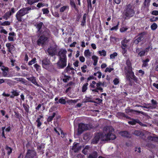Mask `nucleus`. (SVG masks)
<instances>
[{
    "mask_svg": "<svg viewBox=\"0 0 158 158\" xmlns=\"http://www.w3.org/2000/svg\"><path fill=\"white\" fill-rule=\"evenodd\" d=\"M35 26L38 29V31L40 33L42 30L43 28H42V27H44V25L42 22H40L36 23Z\"/></svg>",
    "mask_w": 158,
    "mask_h": 158,
    "instance_id": "14",
    "label": "nucleus"
},
{
    "mask_svg": "<svg viewBox=\"0 0 158 158\" xmlns=\"http://www.w3.org/2000/svg\"><path fill=\"white\" fill-rule=\"evenodd\" d=\"M149 61V60L147 58L145 60H143V64L142 66L143 67H146L148 65V62Z\"/></svg>",
    "mask_w": 158,
    "mask_h": 158,
    "instance_id": "31",
    "label": "nucleus"
},
{
    "mask_svg": "<svg viewBox=\"0 0 158 158\" xmlns=\"http://www.w3.org/2000/svg\"><path fill=\"white\" fill-rule=\"evenodd\" d=\"M64 78L63 79V81L65 82H66L67 81L69 80V78H70V77L69 76H66L64 75Z\"/></svg>",
    "mask_w": 158,
    "mask_h": 158,
    "instance_id": "44",
    "label": "nucleus"
},
{
    "mask_svg": "<svg viewBox=\"0 0 158 158\" xmlns=\"http://www.w3.org/2000/svg\"><path fill=\"white\" fill-rule=\"evenodd\" d=\"M11 93L15 96H18L19 95V93L18 92H17V90L13 89L12 91L11 92Z\"/></svg>",
    "mask_w": 158,
    "mask_h": 158,
    "instance_id": "40",
    "label": "nucleus"
},
{
    "mask_svg": "<svg viewBox=\"0 0 158 158\" xmlns=\"http://www.w3.org/2000/svg\"><path fill=\"white\" fill-rule=\"evenodd\" d=\"M8 71L6 70H3L2 72V75L4 77H9V76L7 74Z\"/></svg>",
    "mask_w": 158,
    "mask_h": 158,
    "instance_id": "58",
    "label": "nucleus"
},
{
    "mask_svg": "<svg viewBox=\"0 0 158 158\" xmlns=\"http://www.w3.org/2000/svg\"><path fill=\"white\" fill-rule=\"evenodd\" d=\"M36 122L37 123V127L39 128L40 127V126L42 125V123L40 121V118H37L36 121Z\"/></svg>",
    "mask_w": 158,
    "mask_h": 158,
    "instance_id": "48",
    "label": "nucleus"
},
{
    "mask_svg": "<svg viewBox=\"0 0 158 158\" xmlns=\"http://www.w3.org/2000/svg\"><path fill=\"white\" fill-rule=\"evenodd\" d=\"M9 36L8 37V40L10 41H14V37L15 36V32H10L9 34Z\"/></svg>",
    "mask_w": 158,
    "mask_h": 158,
    "instance_id": "22",
    "label": "nucleus"
},
{
    "mask_svg": "<svg viewBox=\"0 0 158 158\" xmlns=\"http://www.w3.org/2000/svg\"><path fill=\"white\" fill-rule=\"evenodd\" d=\"M56 64L59 69H63L67 65V59H59Z\"/></svg>",
    "mask_w": 158,
    "mask_h": 158,
    "instance_id": "6",
    "label": "nucleus"
},
{
    "mask_svg": "<svg viewBox=\"0 0 158 158\" xmlns=\"http://www.w3.org/2000/svg\"><path fill=\"white\" fill-rule=\"evenodd\" d=\"M117 38L113 36H110V40L111 41L115 43L117 41Z\"/></svg>",
    "mask_w": 158,
    "mask_h": 158,
    "instance_id": "51",
    "label": "nucleus"
},
{
    "mask_svg": "<svg viewBox=\"0 0 158 158\" xmlns=\"http://www.w3.org/2000/svg\"><path fill=\"white\" fill-rule=\"evenodd\" d=\"M113 70V68H106L105 69V72H109L110 73Z\"/></svg>",
    "mask_w": 158,
    "mask_h": 158,
    "instance_id": "59",
    "label": "nucleus"
},
{
    "mask_svg": "<svg viewBox=\"0 0 158 158\" xmlns=\"http://www.w3.org/2000/svg\"><path fill=\"white\" fill-rule=\"evenodd\" d=\"M42 10L44 14H48L49 12V11L47 8L43 9Z\"/></svg>",
    "mask_w": 158,
    "mask_h": 158,
    "instance_id": "60",
    "label": "nucleus"
},
{
    "mask_svg": "<svg viewBox=\"0 0 158 158\" xmlns=\"http://www.w3.org/2000/svg\"><path fill=\"white\" fill-rule=\"evenodd\" d=\"M102 85V82L99 81L98 83H97L96 84V88H94V89H91L90 90L93 92H97L98 93V90H100L101 92H102L103 91V89L101 87H100V86Z\"/></svg>",
    "mask_w": 158,
    "mask_h": 158,
    "instance_id": "10",
    "label": "nucleus"
},
{
    "mask_svg": "<svg viewBox=\"0 0 158 158\" xmlns=\"http://www.w3.org/2000/svg\"><path fill=\"white\" fill-rule=\"evenodd\" d=\"M27 78L29 81H31L32 83L34 85H36L37 86H40V85H39V84L37 83L35 77H34Z\"/></svg>",
    "mask_w": 158,
    "mask_h": 158,
    "instance_id": "19",
    "label": "nucleus"
},
{
    "mask_svg": "<svg viewBox=\"0 0 158 158\" xmlns=\"http://www.w3.org/2000/svg\"><path fill=\"white\" fill-rule=\"evenodd\" d=\"M152 104L149 107L144 106V108H148V109H153L156 108L157 105V103L156 101L152 99L151 101Z\"/></svg>",
    "mask_w": 158,
    "mask_h": 158,
    "instance_id": "18",
    "label": "nucleus"
},
{
    "mask_svg": "<svg viewBox=\"0 0 158 158\" xmlns=\"http://www.w3.org/2000/svg\"><path fill=\"white\" fill-rule=\"evenodd\" d=\"M73 70V68L70 67L69 65V64L67 67L64 69V71L69 74H74V72Z\"/></svg>",
    "mask_w": 158,
    "mask_h": 158,
    "instance_id": "17",
    "label": "nucleus"
},
{
    "mask_svg": "<svg viewBox=\"0 0 158 158\" xmlns=\"http://www.w3.org/2000/svg\"><path fill=\"white\" fill-rule=\"evenodd\" d=\"M48 39L47 37L41 35L37 41V44L39 46H43L47 42Z\"/></svg>",
    "mask_w": 158,
    "mask_h": 158,
    "instance_id": "8",
    "label": "nucleus"
},
{
    "mask_svg": "<svg viewBox=\"0 0 158 158\" xmlns=\"http://www.w3.org/2000/svg\"><path fill=\"white\" fill-rule=\"evenodd\" d=\"M66 53L67 51L66 50L61 49L58 52L57 55L59 57V59H67L66 55Z\"/></svg>",
    "mask_w": 158,
    "mask_h": 158,
    "instance_id": "11",
    "label": "nucleus"
},
{
    "mask_svg": "<svg viewBox=\"0 0 158 158\" xmlns=\"http://www.w3.org/2000/svg\"><path fill=\"white\" fill-rule=\"evenodd\" d=\"M129 42V40L126 39L123 40L121 42V44H122L121 48L122 49L126 48L127 47V44Z\"/></svg>",
    "mask_w": 158,
    "mask_h": 158,
    "instance_id": "21",
    "label": "nucleus"
},
{
    "mask_svg": "<svg viewBox=\"0 0 158 158\" xmlns=\"http://www.w3.org/2000/svg\"><path fill=\"white\" fill-rule=\"evenodd\" d=\"M113 82L115 85H117L119 83V81L118 79L117 78H115L114 80H113Z\"/></svg>",
    "mask_w": 158,
    "mask_h": 158,
    "instance_id": "62",
    "label": "nucleus"
},
{
    "mask_svg": "<svg viewBox=\"0 0 158 158\" xmlns=\"http://www.w3.org/2000/svg\"><path fill=\"white\" fill-rule=\"evenodd\" d=\"M84 55L86 57H89L91 56V53L89 50H86L85 51Z\"/></svg>",
    "mask_w": 158,
    "mask_h": 158,
    "instance_id": "35",
    "label": "nucleus"
},
{
    "mask_svg": "<svg viewBox=\"0 0 158 158\" xmlns=\"http://www.w3.org/2000/svg\"><path fill=\"white\" fill-rule=\"evenodd\" d=\"M70 4L71 6L73 7L76 10H77L78 9H77L75 3L74 1L73 0H71L70 1Z\"/></svg>",
    "mask_w": 158,
    "mask_h": 158,
    "instance_id": "41",
    "label": "nucleus"
},
{
    "mask_svg": "<svg viewBox=\"0 0 158 158\" xmlns=\"http://www.w3.org/2000/svg\"><path fill=\"white\" fill-rule=\"evenodd\" d=\"M152 14L155 15H158V11L154 10H153L151 13Z\"/></svg>",
    "mask_w": 158,
    "mask_h": 158,
    "instance_id": "64",
    "label": "nucleus"
},
{
    "mask_svg": "<svg viewBox=\"0 0 158 158\" xmlns=\"http://www.w3.org/2000/svg\"><path fill=\"white\" fill-rule=\"evenodd\" d=\"M5 149L7 151V153L9 155L12 152V149L7 145L5 148Z\"/></svg>",
    "mask_w": 158,
    "mask_h": 158,
    "instance_id": "29",
    "label": "nucleus"
},
{
    "mask_svg": "<svg viewBox=\"0 0 158 158\" xmlns=\"http://www.w3.org/2000/svg\"><path fill=\"white\" fill-rule=\"evenodd\" d=\"M56 114V113L55 112H53L52 113V116H49L48 117V118L47 119V122H50L51 121H52V120H53V119L55 117Z\"/></svg>",
    "mask_w": 158,
    "mask_h": 158,
    "instance_id": "30",
    "label": "nucleus"
},
{
    "mask_svg": "<svg viewBox=\"0 0 158 158\" xmlns=\"http://www.w3.org/2000/svg\"><path fill=\"white\" fill-rule=\"evenodd\" d=\"M145 51H143L140 52L139 54L138 55L140 56H142L144 55L145 54Z\"/></svg>",
    "mask_w": 158,
    "mask_h": 158,
    "instance_id": "61",
    "label": "nucleus"
},
{
    "mask_svg": "<svg viewBox=\"0 0 158 158\" xmlns=\"http://www.w3.org/2000/svg\"><path fill=\"white\" fill-rule=\"evenodd\" d=\"M89 127V125L88 124H85L83 123L79 124L78 125V133L79 134H81L84 131L88 130Z\"/></svg>",
    "mask_w": 158,
    "mask_h": 158,
    "instance_id": "7",
    "label": "nucleus"
},
{
    "mask_svg": "<svg viewBox=\"0 0 158 158\" xmlns=\"http://www.w3.org/2000/svg\"><path fill=\"white\" fill-rule=\"evenodd\" d=\"M158 20V18L157 17H153L152 18H151L150 19V21L151 22H155Z\"/></svg>",
    "mask_w": 158,
    "mask_h": 158,
    "instance_id": "56",
    "label": "nucleus"
},
{
    "mask_svg": "<svg viewBox=\"0 0 158 158\" xmlns=\"http://www.w3.org/2000/svg\"><path fill=\"white\" fill-rule=\"evenodd\" d=\"M43 67L46 69H48L49 67L50 62L47 58H44L42 61Z\"/></svg>",
    "mask_w": 158,
    "mask_h": 158,
    "instance_id": "12",
    "label": "nucleus"
},
{
    "mask_svg": "<svg viewBox=\"0 0 158 158\" xmlns=\"http://www.w3.org/2000/svg\"><path fill=\"white\" fill-rule=\"evenodd\" d=\"M89 146L88 145L85 146L84 149L82 151V152L85 155H86L88 152V150L89 148Z\"/></svg>",
    "mask_w": 158,
    "mask_h": 158,
    "instance_id": "33",
    "label": "nucleus"
},
{
    "mask_svg": "<svg viewBox=\"0 0 158 158\" xmlns=\"http://www.w3.org/2000/svg\"><path fill=\"white\" fill-rule=\"evenodd\" d=\"M14 79L18 81L21 82L23 84H25L27 82V81L23 78H15Z\"/></svg>",
    "mask_w": 158,
    "mask_h": 158,
    "instance_id": "26",
    "label": "nucleus"
},
{
    "mask_svg": "<svg viewBox=\"0 0 158 158\" xmlns=\"http://www.w3.org/2000/svg\"><path fill=\"white\" fill-rule=\"evenodd\" d=\"M69 7L68 6H64L61 7L60 10V11L61 12H63L66 9H69Z\"/></svg>",
    "mask_w": 158,
    "mask_h": 158,
    "instance_id": "37",
    "label": "nucleus"
},
{
    "mask_svg": "<svg viewBox=\"0 0 158 158\" xmlns=\"http://www.w3.org/2000/svg\"><path fill=\"white\" fill-rule=\"evenodd\" d=\"M147 139L149 140L158 142V136L155 135L153 136H148L147 137Z\"/></svg>",
    "mask_w": 158,
    "mask_h": 158,
    "instance_id": "20",
    "label": "nucleus"
},
{
    "mask_svg": "<svg viewBox=\"0 0 158 158\" xmlns=\"http://www.w3.org/2000/svg\"><path fill=\"white\" fill-rule=\"evenodd\" d=\"M87 68V66L86 65H84L83 66L81 67V69L82 70V71L83 73H85L86 72V70L85 69H86Z\"/></svg>",
    "mask_w": 158,
    "mask_h": 158,
    "instance_id": "55",
    "label": "nucleus"
},
{
    "mask_svg": "<svg viewBox=\"0 0 158 158\" xmlns=\"http://www.w3.org/2000/svg\"><path fill=\"white\" fill-rule=\"evenodd\" d=\"M36 61V58H34L31 61H30L28 63L29 65H31L35 63Z\"/></svg>",
    "mask_w": 158,
    "mask_h": 158,
    "instance_id": "54",
    "label": "nucleus"
},
{
    "mask_svg": "<svg viewBox=\"0 0 158 158\" xmlns=\"http://www.w3.org/2000/svg\"><path fill=\"white\" fill-rule=\"evenodd\" d=\"M39 33L41 36L47 37L48 39L51 37V33L50 31L46 28H43L42 30Z\"/></svg>",
    "mask_w": 158,
    "mask_h": 158,
    "instance_id": "9",
    "label": "nucleus"
},
{
    "mask_svg": "<svg viewBox=\"0 0 158 158\" xmlns=\"http://www.w3.org/2000/svg\"><path fill=\"white\" fill-rule=\"evenodd\" d=\"M98 53L100 54L101 56H106V52L104 50L100 51L98 52Z\"/></svg>",
    "mask_w": 158,
    "mask_h": 158,
    "instance_id": "43",
    "label": "nucleus"
},
{
    "mask_svg": "<svg viewBox=\"0 0 158 158\" xmlns=\"http://www.w3.org/2000/svg\"><path fill=\"white\" fill-rule=\"evenodd\" d=\"M27 2L30 5H32L33 3L37 2L39 1V0H27Z\"/></svg>",
    "mask_w": 158,
    "mask_h": 158,
    "instance_id": "38",
    "label": "nucleus"
},
{
    "mask_svg": "<svg viewBox=\"0 0 158 158\" xmlns=\"http://www.w3.org/2000/svg\"><path fill=\"white\" fill-rule=\"evenodd\" d=\"M11 15L9 11L7 12L4 15V17L6 19V20H7L9 18L10 16Z\"/></svg>",
    "mask_w": 158,
    "mask_h": 158,
    "instance_id": "39",
    "label": "nucleus"
},
{
    "mask_svg": "<svg viewBox=\"0 0 158 158\" xmlns=\"http://www.w3.org/2000/svg\"><path fill=\"white\" fill-rule=\"evenodd\" d=\"M59 102L63 104H65L66 103V101L65 99L62 98L59 99Z\"/></svg>",
    "mask_w": 158,
    "mask_h": 158,
    "instance_id": "46",
    "label": "nucleus"
},
{
    "mask_svg": "<svg viewBox=\"0 0 158 158\" xmlns=\"http://www.w3.org/2000/svg\"><path fill=\"white\" fill-rule=\"evenodd\" d=\"M134 7L132 3H130L126 6L124 14L126 17H131L135 14Z\"/></svg>",
    "mask_w": 158,
    "mask_h": 158,
    "instance_id": "2",
    "label": "nucleus"
},
{
    "mask_svg": "<svg viewBox=\"0 0 158 158\" xmlns=\"http://www.w3.org/2000/svg\"><path fill=\"white\" fill-rule=\"evenodd\" d=\"M114 130L112 127H105L103 129V133H98L96 134L94 138L92 139V143L96 144L101 139L102 141L113 140L116 138V136L113 133Z\"/></svg>",
    "mask_w": 158,
    "mask_h": 158,
    "instance_id": "1",
    "label": "nucleus"
},
{
    "mask_svg": "<svg viewBox=\"0 0 158 158\" xmlns=\"http://www.w3.org/2000/svg\"><path fill=\"white\" fill-rule=\"evenodd\" d=\"M157 27V24L155 23H154L151 26V27L152 30H155Z\"/></svg>",
    "mask_w": 158,
    "mask_h": 158,
    "instance_id": "47",
    "label": "nucleus"
},
{
    "mask_svg": "<svg viewBox=\"0 0 158 158\" xmlns=\"http://www.w3.org/2000/svg\"><path fill=\"white\" fill-rule=\"evenodd\" d=\"M9 12L10 13L11 15L15 12V9L13 7L12 8L11 10L9 11Z\"/></svg>",
    "mask_w": 158,
    "mask_h": 158,
    "instance_id": "57",
    "label": "nucleus"
},
{
    "mask_svg": "<svg viewBox=\"0 0 158 158\" xmlns=\"http://www.w3.org/2000/svg\"><path fill=\"white\" fill-rule=\"evenodd\" d=\"M27 153H28L29 158H33L36 154L34 150L30 149L27 150L26 155H27Z\"/></svg>",
    "mask_w": 158,
    "mask_h": 158,
    "instance_id": "16",
    "label": "nucleus"
},
{
    "mask_svg": "<svg viewBox=\"0 0 158 158\" xmlns=\"http://www.w3.org/2000/svg\"><path fill=\"white\" fill-rule=\"evenodd\" d=\"M6 46L7 48L8 51L10 53L11 52V51L15 47L13 45H11L10 43H7L6 44Z\"/></svg>",
    "mask_w": 158,
    "mask_h": 158,
    "instance_id": "24",
    "label": "nucleus"
},
{
    "mask_svg": "<svg viewBox=\"0 0 158 158\" xmlns=\"http://www.w3.org/2000/svg\"><path fill=\"white\" fill-rule=\"evenodd\" d=\"M86 16H87V15L86 14H84L83 17V19L81 22V25L83 26H84V25H85V24L86 22L85 20H86Z\"/></svg>",
    "mask_w": 158,
    "mask_h": 158,
    "instance_id": "34",
    "label": "nucleus"
},
{
    "mask_svg": "<svg viewBox=\"0 0 158 158\" xmlns=\"http://www.w3.org/2000/svg\"><path fill=\"white\" fill-rule=\"evenodd\" d=\"M96 82L94 81H93L92 82V83L90 84V87L91 88H96V86L95 85L96 84Z\"/></svg>",
    "mask_w": 158,
    "mask_h": 158,
    "instance_id": "52",
    "label": "nucleus"
},
{
    "mask_svg": "<svg viewBox=\"0 0 158 158\" xmlns=\"http://www.w3.org/2000/svg\"><path fill=\"white\" fill-rule=\"evenodd\" d=\"M98 156L97 152L96 151H94L89 155L88 156V158H97Z\"/></svg>",
    "mask_w": 158,
    "mask_h": 158,
    "instance_id": "23",
    "label": "nucleus"
},
{
    "mask_svg": "<svg viewBox=\"0 0 158 158\" xmlns=\"http://www.w3.org/2000/svg\"><path fill=\"white\" fill-rule=\"evenodd\" d=\"M34 67L36 69L37 71H39L40 70V66L38 65L37 64H35L34 65Z\"/></svg>",
    "mask_w": 158,
    "mask_h": 158,
    "instance_id": "53",
    "label": "nucleus"
},
{
    "mask_svg": "<svg viewBox=\"0 0 158 158\" xmlns=\"http://www.w3.org/2000/svg\"><path fill=\"white\" fill-rule=\"evenodd\" d=\"M1 69L3 71V70H6L7 71H8V68L7 67H5L3 65L1 67Z\"/></svg>",
    "mask_w": 158,
    "mask_h": 158,
    "instance_id": "63",
    "label": "nucleus"
},
{
    "mask_svg": "<svg viewBox=\"0 0 158 158\" xmlns=\"http://www.w3.org/2000/svg\"><path fill=\"white\" fill-rule=\"evenodd\" d=\"M31 9V8L28 7L23 8L19 10L16 15V17L18 21L19 22L22 21V17L28 13L29 10Z\"/></svg>",
    "mask_w": 158,
    "mask_h": 158,
    "instance_id": "3",
    "label": "nucleus"
},
{
    "mask_svg": "<svg viewBox=\"0 0 158 158\" xmlns=\"http://www.w3.org/2000/svg\"><path fill=\"white\" fill-rule=\"evenodd\" d=\"M94 75L97 76L99 78H100L102 76V73L100 72H97L96 73H95Z\"/></svg>",
    "mask_w": 158,
    "mask_h": 158,
    "instance_id": "49",
    "label": "nucleus"
},
{
    "mask_svg": "<svg viewBox=\"0 0 158 158\" xmlns=\"http://www.w3.org/2000/svg\"><path fill=\"white\" fill-rule=\"evenodd\" d=\"M27 153H28L29 158H33L36 154L34 150L30 149L27 150L26 155H27Z\"/></svg>",
    "mask_w": 158,
    "mask_h": 158,
    "instance_id": "15",
    "label": "nucleus"
},
{
    "mask_svg": "<svg viewBox=\"0 0 158 158\" xmlns=\"http://www.w3.org/2000/svg\"><path fill=\"white\" fill-rule=\"evenodd\" d=\"M125 72L128 80L130 81V79H133L136 82L137 81V78L135 76L132 69H127V68H126V70H125Z\"/></svg>",
    "mask_w": 158,
    "mask_h": 158,
    "instance_id": "4",
    "label": "nucleus"
},
{
    "mask_svg": "<svg viewBox=\"0 0 158 158\" xmlns=\"http://www.w3.org/2000/svg\"><path fill=\"white\" fill-rule=\"evenodd\" d=\"M121 135L123 136L127 137H130V135L128 132L127 131H123L120 132Z\"/></svg>",
    "mask_w": 158,
    "mask_h": 158,
    "instance_id": "27",
    "label": "nucleus"
},
{
    "mask_svg": "<svg viewBox=\"0 0 158 158\" xmlns=\"http://www.w3.org/2000/svg\"><path fill=\"white\" fill-rule=\"evenodd\" d=\"M126 64L127 66L125 67V70H126V68H127V69H132L131 64L129 60L128 59L127 60Z\"/></svg>",
    "mask_w": 158,
    "mask_h": 158,
    "instance_id": "25",
    "label": "nucleus"
},
{
    "mask_svg": "<svg viewBox=\"0 0 158 158\" xmlns=\"http://www.w3.org/2000/svg\"><path fill=\"white\" fill-rule=\"evenodd\" d=\"M58 52V47L56 45L51 46L47 50V52L48 54L53 56L56 54Z\"/></svg>",
    "mask_w": 158,
    "mask_h": 158,
    "instance_id": "5",
    "label": "nucleus"
},
{
    "mask_svg": "<svg viewBox=\"0 0 158 158\" xmlns=\"http://www.w3.org/2000/svg\"><path fill=\"white\" fill-rule=\"evenodd\" d=\"M133 134L137 136H141L143 135V134L139 130H135L133 133Z\"/></svg>",
    "mask_w": 158,
    "mask_h": 158,
    "instance_id": "32",
    "label": "nucleus"
},
{
    "mask_svg": "<svg viewBox=\"0 0 158 158\" xmlns=\"http://www.w3.org/2000/svg\"><path fill=\"white\" fill-rule=\"evenodd\" d=\"M145 146L147 148H153L155 147V146L150 142L147 143L145 144Z\"/></svg>",
    "mask_w": 158,
    "mask_h": 158,
    "instance_id": "28",
    "label": "nucleus"
},
{
    "mask_svg": "<svg viewBox=\"0 0 158 158\" xmlns=\"http://www.w3.org/2000/svg\"><path fill=\"white\" fill-rule=\"evenodd\" d=\"M23 106L25 110V111L27 112H28L29 111V106L28 105H26L25 104H23Z\"/></svg>",
    "mask_w": 158,
    "mask_h": 158,
    "instance_id": "45",
    "label": "nucleus"
},
{
    "mask_svg": "<svg viewBox=\"0 0 158 158\" xmlns=\"http://www.w3.org/2000/svg\"><path fill=\"white\" fill-rule=\"evenodd\" d=\"M10 24V22L8 21H6L2 23H1V25L2 26H8Z\"/></svg>",
    "mask_w": 158,
    "mask_h": 158,
    "instance_id": "42",
    "label": "nucleus"
},
{
    "mask_svg": "<svg viewBox=\"0 0 158 158\" xmlns=\"http://www.w3.org/2000/svg\"><path fill=\"white\" fill-rule=\"evenodd\" d=\"M88 85V83H86L82 87V91L83 92H85L87 89V86Z\"/></svg>",
    "mask_w": 158,
    "mask_h": 158,
    "instance_id": "36",
    "label": "nucleus"
},
{
    "mask_svg": "<svg viewBox=\"0 0 158 158\" xmlns=\"http://www.w3.org/2000/svg\"><path fill=\"white\" fill-rule=\"evenodd\" d=\"M117 56V53L116 52H114L112 54L110 55V59H114L116 56Z\"/></svg>",
    "mask_w": 158,
    "mask_h": 158,
    "instance_id": "50",
    "label": "nucleus"
},
{
    "mask_svg": "<svg viewBox=\"0 0 158 158\" xmlns=\"http://www.w3.org/2000/svg\"><path fill=\"white\" fill-rule=\"evenodd\" d=\"M81 146H79V143H73V145L72 147V149L75 152H77L81 150Z\"/></svg>",
    "mask_w": 158,
    "mask_h": 158,
    "instance_id": "13",
    "label": "nucleus"
}]
</instances>
